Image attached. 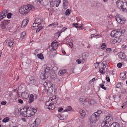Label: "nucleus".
I'll use <instances>...</instances> for the list:
<instances>
[{
  "mask_svg": "<svg viewBox=\"0 0 127 127\" xmlns=\"http://www.w3.org/2000/svg\"><path fill=\"white\" fill-rule=\"evenodd\" d=\"M116 19L118 22L121 24H123L125 22V19H122L119 17H117L116 18Z\"/></svg>",
  "mask_w": 127,
  "mask_h": 127,
  "instance_id": "ddd939ff",
  "label": "nucleus"
},
{
  "mask_svg": "<svg viewBox=\"0 0 127 127\" xmlns=\"http://www.w3.org/2000/svg\"><path fill=\"white\" fill-rule=\"evenodd\" d=\"M71 11L69 9H67L65 13V14L66 15L68 16L70 14Z\"/></svg>",
  "mask_w": 127,
  "mask_h": 127,
  "instance_id": "e433bc0d",
  "label": "nucleus"
},
{
  "mask_svg": "<svg viewBox=\"0 0 127 127\" xmlns=\"http://www.w3.org/2000/svg\"><path fill=\"white\" fill-rule=\"evenodd\" d=\"M18 102L22 104L23 103V101L20 99H18Z\"/></svg>",
  "mask_w": 127,
  "mask_h": 127,
  "instance_id": "6e6d98bb",
  "label": "nucleus"
},
{
  "mask_svg": "<svg viewBox=\"0 0 127 127\" xmlns=\"http://www.w3.org/2000/svg\"><path fill=\"white\" fill-rule=\"evenodd\" d=\"M42 22V20L40 19L39 18L35 19L34 23H33L32 26L31 27V29L32 30L35 29L36 27H37L40 25Z\"/></svg>",
  "mask_w": 127,
  "mask_h": 127,
  "instance_id": "6e6552de",
  "label": "nucleus"
},
{
  "mask_svg": "<svg viewBox=\"0 0 127 127\" xmlns=\"http://www.w3.org/2000/svg\"><path fill=\"white\" fill-rule=\"evenodd\" d=\"M95 34H92L90 37H89V38H91V39H92V38H93L94 37V35H95Z\"/></svg>",
  "mask_w": 127,
  "mask_h": 127,
  "instance_id": "052dcab7",
  "label": "nucleus"
},
{
  "mask_svg": "<svg viewBox=\"0 0 127 127\" xmlns=\"http://www.w3.org/2000/svg\"><path fill=\"white\" fill-rule=\"evenodd\" d=\"M79 101L81 103L84 104L87 102L88 99L84 97H81L80 98Z\"/></svg>",
  "mask_w": 127,
  "mask_h": 127,
  "instance_id": "2eb2a0df",
  "label": "nucleus"
},
{
  "mask_svg": "<svg viewBox=\"0 0 127 127\" xmlns=\"http://www.w3.org/2000/svg\"><path fill=\"white\" fill-rule=\"evenodd\" d=\"M49 75L47 73L42 72L40 74V78L42 80H45L47 79Z\"/></svg>",
  "mask_w": 127,
  "mask_h": 127,
  "instance_id": "4468645a",
  "label": "nucleus"
},
{
  "mask_svg": "<svg viewBox=\"0 0 127 127\" xmlns=\"http://www.w3.org/2000/svg\"><path fill=\"white\" fill-rule=\"evenodd\" d=\"M37 111L36 109L30 107H25L21 109L20 112L21 114L24 117H29L33 116Z\"/></svg>",
  "mask_w": 127,
  "mask_h": 127,
  "instance_id": "f257e3e1",
  "label": "nucleus"
},
{
  "mask_svg": "<svg viewBox=\"0 0 127 127\" xmlns=\"http://www.w3.org/2000/svg\"><path fill=\"white\" fill-rule=\"evenodd\" d=\"M12 15V13H7V17L8 19H10L11 18V16Z\"/></svg>",
  "mask_w": 127,
  "mask_h": 127,
  "instance_id": "c03bdc74",
  "label": "nucleus"
},
{
  "mask_svg": "<svg viewBox=\"0 0 127 127\" xmlns=\"http://www.w3.org/2000/svg\"><path fill=\"white\" fill-rule=\"evenodd\" d=\"M84 26L83 24H80L79 26H76V28L79 29L80 30H83L84 28Z\"/></svg>",
  "mask_w": 127,
  "mask_h": 127,
  "instance_id": "f704fd0d",
  "label": "nucleus"
},
{
  "mask_svg": "<svg viewBox=\"0 0 127 127\" xmlns=\"http://www.w3.org/2000/svg\"><path fill=\"white\" fill-rule=\"evenodd\" d=\"M112 50L110 48H107L106 50V51L107 53H109Z\"/></svg>",
  "mask_w": 127,
  "mask_h": 127,
  "instance_id": "3c124183",
  "label": "nucleus"
},
{
  "mask_svg": "<svg viewBox=\"0 0 127 127\" xmlns=\"http://www.w3.org/2000/svg\"><path fill=\"white\" fill-rule=\"evenodd\" d=\"M63 108L60 107L59 108V109L58 110V111L59 112H61L63 110Z\"/></svg>",
  "mask_w": 127,
  "mask_h": 127,
  "instance_id": "680f3d73",
  "label": "nucleus"
},
{
  "mask_svg": "<svg viewBox=\"0 0 127 127\" xmlns=\"http://www.w3.org/2000/svg\"><path fill=\"white\" fill-rule=\"evenodd\" d=\"M100 87L102 89H104L105 90H106V88L104 87V86L103 84H101L99 85Z\"/></svg>",
  "mask_w": 127,
  "mask_h": 127,
  "instance_id": "37998d69",
  "label": "nucleus"
},
{
  "mask_svg": "<svg viewBox=\"0 0 127 127\" xmlns=\"http://www.w3.org/2000/svg\"><path fill=\"white\" fill-rule=\"evenodd\" d=\"M120 57L122 59H124L126 57V55L125 53L122 52L120 53Z\"/></svg>",
  "mask_w": 127,
  "mask_h": 127,
  "instance_id": "7c9ffc66",
  "label": "nucleus"
},
{
  "mask_svg": "<svg viewBox=\"0 0 127 127\" xmlns=\"http://www.w3.org/2000/svg\"><path fill=\"white\" fill-rule=\"evenodd\" d=\"M37 57L41 60H43L44 58L42 53H40L37 55Z\"/></svg>",
  "mask_w": 127,
  "mask_h": 127,
  "instance_id": "473e14b6",
  "label": "nucleus"
},
{
  "mask_svg": "<svg viewBox=\"0 0 127 127\" xmlns=\"http://www.w3.org/2000/svg\"><path fill=\"white\" fill-rule=\"evenodd\" d=\"M123 106H124L126 107H127V101L126 102L124 103Z\"/></svg>",
  "mask_w": 127,
  "mask_h": 127,
  "instance_id": "774afa93",
  "label": "nucleus"
},
{
  "mask_svg": "<svg viewBox=\"0 0 127 127\" xmlns=\"http://www.w3.org/2000/svg\"><path fill=\"white\" fill-rule=\"evenodd\" d=\"M6 102L5 101H2L1 103V104L3 105H5L6 104Z\"/></svg>",
  "mask_w": 127,
  "mask_h": 127,
  "instance_id": "13d9d810",
  "label": "nucleus"
},
{
  "mask_svg": "<svg viewBox=\"0 0 127 127\" xmlns=\"http://www.w3.org/2000/svg\"><path fill=\"white\" fill-rule=\"evenodd\" d=\"M4 18L0 14V21L2 20Z\"/></svg>",
  "mask_w": 127,
  "mask_h": 127,
  "instance_id": "69168bd1",
  "label": "nucleus"
},
{
  "mask_svg": "<svg viewBox=\"0 0 127 127\" xmlns=\"http://www.w3.org/2000/svg\"><path fill=\"white\" fill-rule=\"evenodd\" d=\"M106 80H107V81L108 82H110V79L109 77L108 76H106Z\"/></svg>",
  "mask_w": 127,
  "mask_h": 127,
  "instance_id": "4d7b16f0",
  "label": "nucleus"
},
{
  "mask_svg": "<svg viewBox=\"0 0 127 127\" xmlns=\"http://www.w3.org/2000/svg\"><path fill=\"white\" fill-rule=\"evenodd\" d=\"M106 45L105 43H103L102 44L101 46V48L103 49H105L106 48Z\"/></svg>",
  "mask_w": 127,
  "mask_h": 127,
  "instance_id": "58836bf2",
  "label": "nucleus"
},
{
  "mask_svg": "<svg viewBox=\"0 0 127 127\" xmlns=\"http://www.w3.org/2000/svg\"><path fill=\"white\" fill-rule=\"evenodd\" d=\"M107 65V61H104L101 65V67L99 69V71L102 74H104L105 72V69Z\"/></svg>",
  "mask_w": 127,
  "mask_h": 127,
  "instance_id": "1a4fd4ad",
  "label": "nucleus"
},
{
  "mask_svg": "<svg viewBox=\"0 0 127 127\" xmlns=\"http://www.w3.org/2000/svg\"><path fill=\"white\" fill-rule=\"evenodd\" d=\"M58 43L55 41H53L50 46V49L51 51H53L54 50H56L58 46Z\"/></svg>",
  "mask_w": 127,
  "mask_h": 127,
  "instance_id": "9d476101",
  "label": "nucleus"
},
{
  "mask_svg": "<svg viewBox=\"0 0 127 127\" xmlns=\"http://www.w3.org/2000/svg\"><path fill=\"white\" fill-rule=\"evenodd\" d=\"M125 32L124 30L120 31H113L111 32V35L112 37H113L115 38L119 37L122 34L124 33Z\"/></svg>",
  "mask_w": 127,
  "mask_h": 127,
  "instance_id": "39448f33",
  "label": "nucleus"
},
{
  "mask_svg": "<svg viewBox=\"0 0 127 127\" xmlns=\"http://www.w3.org/2000/svg\"><path fill=\"white\" fill-rule=\"evenodd\" d=\"M28 5L29 9V12L30 10H33L35 8L32 5L29 4Z\"/></svg>",
  "mask_w": 127,
  "mask_h": 127,
  "instance_id": "393cba45",
  "label": "nucleus"
},
{
  "mask_svg": "<svg viewBox=\"0 0 127 127\" xmlns=\"http://www.w3.org/2000/svg\"><path fill=\"white\" fill-rule=\"evenodd\" d=\"M73 24L74 26L75 27V28L76 26H80V25H79L78 24V23H76L75 24Z\"/></svg>",
  "mask_w": 127,
  "mask_h": 127,
  "instance_id": "e2e57ef3",
  "label": "nucleus"
},
{
  "mask_svg": "<svg viewBox=\"0 0 127 127\" xmlns=\"http://www.w3.org/2000/svg\"><path fill=\"white\" fill-rule=\"evenodd\" d=\"M66 72V71L65 69H62L59 71V75L60 76H61L62 75L64 74Z\"/></svg>",
  "mask_w": 127,
  "mask_h": 127,
  "instance_id": "bb28decb",
  "label": "nucleus"
},
{
  "mask_svg": "<svg viewBox=\"0 0 127 127\" xmlns=\"http://www.w3.org/2000/svg\"><path fill=\"white\" fill-rule=\"evenodd\" d=\"M110 127H120L118 123L117 122L113 123L111 125Z\"/></svg>",
  "mask_w": 127,
  "mask_h": 127,
  "instance_id": "a878e982",
  "label": "nucleus"
},
{
  "mask_svg": "<svg viewBox=\"0 0 127 127\" xmlns=\"http://www.w3.org/2000/svg\"><path fill=\"white\" fill-rule=\"evenodd\" d=\"M24 122H25L26 121V119L25 118H23L21 119Z\"/></svg>",
  "mask_w": 127,
  "mask_h": 127,
  "instance_id": "338daca9",
  "label": "nucleus"
},
{
  "mask_svg": "<svg viewBox=\"0 0 127 127\" xmlns=\"http://www.w3.org/2000/svg\"><path fill=\"white\" fill-rule=\"evenodd\" d=\"M21 96L24 99L27 98L29 96V95L26 92H23L21 93Z\"/></svg>",
  "mask_w": 127,
  "mask_h": 127,
  "instance_id": "a211bd4d",
  "label": "nucleus"
},
{
  "mask_svg": "<svg viewBox=\"0 0 127 127\" xmlns=\"http://www.w3.org/2000/svg\"><path fill=\"white\" fill-rule=\"evenodd\" d=\"M79 112L81 117H83L85 114V113L84 111H83L82 110H80L79 111Z\"/></svg>",
  "mask_w": 127,
  "mask_h": 127,
  "instance_id": "cd10ccee",
  "label": "nucleus"
},
{
  "mask_svg": "<svg viewBox=\"0 0 127 127\" xmlns=\"http://www.w3.org/2000/svg\"><path fill=\"white\" fill-rule=\"evenodd\" d=\"M34 100V98L33 95L32 94L31 95L29 98V102L31 103Z\"/></svg>",
  "mask_w": 127,
  "mask_h": 127,
  "instance_id": "4be33fe9",
  "label": "nucleus"
},
{
  "mask_svg": "<svg viewBox=\"0 0 127 127\" xmlns=\"http://www.w3.org/2000/svg\"><path fill=\"white\" fill-rule=\"evenodd\" d=\"M104 121L105 122L108 124H109V122L112 121L113 120L112 115L111 114H109L106 117Z\"/></svg>",
  "mask_w": 127,
  "mask_h": 127,
  "instance_id": "9b49d317",
  "label": "nucleus"
},
{
  "mask_svg": "<svg viewBox=\"0 0 127 127\" xmlns=\"http://www.w3.org/2000/svg\"><path fill=\"white\" fill-rule=\"evenodd\" d=\"M126 73L124 72H122L120 74V77L123 80L126 79Z\"/></svg>",
  "mask_w": 127,
  "mask_h": 127,
  "instance_id": "412c9836",
  "label": "nucleus"
},
{
  "mask_svg": "<svg viewBox=\"0 0 127 127\" xmlns=\"http://www.w3.org/2000/svg\"><path fill=\"white\" fill-rule=\"evenodd\" d=\"M122 64L121 63H118L117 64V66L119 68H121L122 66Z\"/></svg>",
  "mask_w": 127,
  "mask_h": 127,
  "instance_id": "5fc2aeb1",
  "label": "nucleus"
},
{
  "mask_svg": "<svg viewBox=\"0 0 127 127\" xmlns=\"http://www.w3.org/2000/svg\"><path fill=\"white\" fill-rule=\"evenodd\" d=\"M117 5L121 10L127 12V4L123 1L118 0L116 2Z\"/></svg>",
  "mask_w": 127,
  "mask_h": 127,
  "instance_id": "7ed1b4c3",
  "label": "nucleus"
},
{
  "mask_svg": "<svg viewBox=\"0 0 127 127\" xmlns=\"http://www.w3.org/2000/svg\"><path fill=\"white\" fill-rule=\"evenodd\" d=\"M72 109L71 107L70 106L67 107L64 110V112H67L69 111Z\"/></svg>",
  "mask_w": 127,
  "mask_h": 127,
  "instance_id": "c9c22d12",
  "label": "nucleus"
},
{
  "mask_svg": "<svg viewBox=\"0 0 127 127\" xmlns=\"http://www.w3.org/2000/svg\"><path fill=\"white\" fill-rule=\"evenodd\" d=\"M95 102L93 100L91 99L88 101V103L91 105H93L95 104Z\"/></svg>",
  "mask_w": 127,
  "mask_h": 127,
  "instance_id": "2f4dec72",
  "label": "nucleus"
},
{
  "mask_svg": "<svg viewBox=\"0 0 127 127\" xmlns=\"http://www.w3.org/2000/svg\"><path fill=\"white\" fill-rule=\"evenodd\" d=\"M7 13V11L6 9H4L3 10L2 12L0 13V14L4 18L6 16Z\"/></svg>",
  "mask_w": 127,
  "mask_h": 127,
  "instance_id": "aec40b11",
  "label": "nucleus"
},
{
  "mask_svg": "<svg viewBox=\"0 0 127 127\" xmlns=\"http://www.w3.org/2000/svg\"><path fill=\"white\" fill-rule=\"evenodd\" d=\"M10 41L9 39V38L7 39L6 40H5L4 42V44H6L7 43H8Z\"/></svg>",
  "mask_w": 127,
  "mask_h": 127,
  "instance_id": "864d4df0",
  "label": "nucleus"
},
{
  "mask_svg": "<svg viewBox=\"0 0 127 127\" xmlns=\"http://www.w3.org/2000/svg\"><path fill=\"white\" fill-rule=\"evenodd\" d=\"M102 113V111L100 110H98L97 111V112H96L94 113V114H96V115H97L98 116V117H99L100 116V114H101Z\"/></svg>",
  "mask_w": 127,
  "mask_h": 127,
  "instance_id": "ea45409f",
  "label": "nucleus"
},
{
  "mask_svg": "<svg viewBox=\"0 0 127 127\" xmlns=\"http://www.w3.org/2000/svg\"><path fill=\"white\" fill-rule=\"evenodd\" d=\"M57 97L56 96H53L51 97L48 101L45 102L46 105L49 110H53L56 107L55 103L57 102Z\"/></svg>",
  "mask_w": 127,
  "mask_h": 127,
  "instance_id": "f03ea898",
  "label": "nucleus"
},
{
  "mask_svg": "<svg viewBox=\"0 0 127 127\" xmlns=\"http://www.w3.org/2000/svg\"><path fill=\"white\" fill-rule=\"evenodd\" d=\"M61 0H58V1H57V4L56 5V7H58L60 3H61Z\"/></svg>",
  "mask_w": 127,
  "mask_h": 127,
  "instance_id": "09e8293b",
  "label": "nucleus"
},
{
  "mask_svg": "<svg viewBox=\"0 0 127 127\" xmlns=\"http://www.w3.org/2000/svg\"><path fill=\"white\" fill-rule=\"evenodd\" d=\"M54 3L53 1H51L50 3V5L51 6H54Z\"/></svg>",
  "mask_w": 127,
  "mask_h": 127,
  "instance_id": "0e129e2a",
  "label": "nucleus"
},
{
  "mask_svg": "<svg viewBox=\"0 0 127 127\" xmlns=\"http://www.w3.org/2000/svg\"><path fill=\"white\" fill-rule=\"evenodd\" d=\"M1 28L2 29H5L6 28L5 25H4V24H3V23L2 22L1 24Z\"/></svg>",
  "mask_w": 127,
  "mask_h": 127,
  "instance_id": "de8ad7c7",
  "label": "nucleus"
},
{
  "mask_svg": "<svg viewBox=\"0 0 127 127\" xmlns=\"http://www.w3.org/2000/svg\"><path fill=\"white\" fill-rule=\"evenodd\" d=\"M45 87H47V92L50 94H51L53 92L54 88V86L50 81H46L43 84Z\"/></svg>",
  "mask_w": 127,
  "mask_h": 127,
  "instance_id": "20e7f679",
  "label": "nucleus"
},
{
  "mask_svg": "<svg viewBox=\"0 0 127 127\" xmlns=\"http://www.w3.org/2000/svg\"><path fill=\"white\" fill-rule=\"evenodd\" d=\"M29 21V19H28L24 20L22 21L21 27L23 28L25 27L28 24Z\"/></svg>",
  "mask_w": 127,
  "mask_h": 127,
  "instance_id": "dca6fc26",
  "label": "nucleus"
},
{
  "mask_svg": "<svg viewBox=\"0 0 127 127\" xmlns=\"http://www.w3.org/2000/svg\"><path fill=\"white\" fill-rule=\"evenodd\" d=\"M43 29V27L42 26H40L38 29L36 30V32H39L41 30Z\"/></svg>",
  "mask_w": 127,
  "mask_h": 127,
  "instance_id": "49530a36",
  "label": "nucleus"
},
{
  "mask_svg": "<svg viewBox=\"0 0 127 127\" xmlns=\"http://www.w3.org/2000/svg\"><path fill=\"white\" fill-rule=\"evenodd\" d=\"M40 120L39 119L36 118L34 121V123L31 124L30 127H36L40 124Z\"/></svg>",
  "mask_w": 127,
  "mask_h": 127,
  "instance_id": "f8f14e48",
  "label": "nucleus"
},
{
  "mask_svg": "<svg viewBox=\"0 0 127 127\" xmlns=\"http://www.w3.org/2000/svg\"><path fill=\"white\" fill-rule=\"evenodd\" d=\"M10 20H4L2 22L3 24L6 25L10 23Z\"/></svg>",
  "mask_w": 127,
  "mask_h": 127,
  "instance_id": "c756f323",
  "label": "nucleus"
},
{
  "mask_svg": "<svg viewBox=\"0 0 127 127\" xmlns=\"http://www.w3.org/2000/svg\"><path fill=\"white\" fill-rule=\"evenodd\" d=\"M49 70V67L47 66L45 68L44 70L42 72H44V73H47L49 75V73L48 72Z\"/></svg>",
  "mask_w": 127,
  "mask_h": 127,
  "instance_id": "c85d7f7f",
  "label": "nucleus"
},
{
  "mask_svg": "<svg viewBox=\"0 0 127 127\" xmlns=\"http://www.w3.org/2000/svg\"><path fill=\"white\" fill-rule=\"evenodd\" d=\"M9 118L8 117H6L3 119L2 121L4 123H6L9 121Z\"/></svg>",
  "mask_w": 127,
  "mask_h": 127,
  "instance_id": "4c0bfd02",
  "label": "nucleus"
},
{
  "mask_svg": "<svg viewBox=\"0 0 127 127\" xmlns=\"http://www.w3.org/2000/svg\"><path fill=\"white\" fill-rule=\"evenodd\" d=\"M28 9V5H25L20 8L19 12L22 15H24L29 13Z\"/></svg>",
  "mask_w": 127,
  "mask_h": 127,
  "instance_id": "423d86ee",
  "label": "nucleus"
},
{
  "mask_svg": "<svg viewBox=\"0 0 127 127\" xmlns=\"http://www.w3.org/2000/svg\"><path fill=\"white\" fill-rule=\"evenodd\" d=\"M98 118L99 117H98L97 115L94 113L90 117V123L93 124L95 123L97 121Z\"/></svg>",
  "mask_w": 127,
  "mask_h": 127,
  "instance_id": "0eeeda50",
  "label": "nucleus"
},
{
  "mask_svg": "<svg viewBox=\"0 0 127 127\" xmlns=\"http://www.w3.org/2000/svg\"><path fill=\"white\" fill-rule=\"evenodd\" d=\"M63 6L65 8H66L67 6L68 5V3L67 1L66 0H64L63 1Z\"/></svg>",
  "mask_w": 127,
  "mask_h": 127,
  "instance_id": "b1692460",
  "label": "nucleus"
},
{
  "mask_svg": "<svg viewBox=\"0 0 127 127\" xmlns=\"http://www.w3.org/2000/svg\"><path fill=\"white\" fill-rule=\"evenodd\" d=\"M58 69V68L56 66L52 68L53 70L55 72Z\"/></svg>",
  "mask_w": 127,
  "mask_h": 127,
  "instance_id": "8fccbe9b",
  "label": "nucleus"
},
{
  "mask_svg": "<svg viewBox=\"0 0 127 127\" xmlns=\"http://www.w3.org/2000/svg\"><path fill=\"white\" fill-rule=\"evenodd\" d=\"M94 65L95 66V68H96L98 66V64L97 63H95L94 64Z\"/></svg>",
  "mask_w": 127,
  "mask_h": 127,
  "instance_id": "bf43d9fd",
  "label": "nucleus"
},
{
  "mask_svg": "<svg viewBox=\"0 0 127 127\" xmlns=\"http://www.w3.org/2000/svg\"><path fill=\"white\" fill-rule=\"evenodd\" d=\"M29 83L30 84L33 85H34L36 81L32 77H31L29 78Z\"/></svg>",
  "mask_w": 127,
  "mask_h": 127,
  "instance_id": "6ab92c4d",
  "label": "nucleus"
},
{
  "mask_svg": "<svg viewBox=\"0 0 127 127\" xmlns=\"http://www.w3.org/2000/svg\"><path fill=\"white\" fill-rule=\"evenodd\" d=\"M109 125V124L106 123L105 121H103L101 124V127H108Z\"/></svg>",
  "mask_w": 127,
  "mask_h": 127,
  "instance_id": "5701e85b",
  "label": "nucleus"
},
{
  "mask_svg": "<svg viewBox=\"0 0 127 127\" xmlns=\"http://www.w3.org/2000/svg\"><path fill=\"white\" fill-rule=\"evenodd\" d=\"M26 37V33L25 32H24L21 34L20 38L22 41H24Z\"/></svg>",
  "mask_w": 127,
  "mask_h": 127,
  "instance_id": "f3484780",
  "label": "nucleus"
},
{
  "mask_svg": "<svg viewBox=\"0 0 127 127\" xmlns=\"http://www.w3.org/2000/svg\"><path fill=\"white\" fill-rule=\"evenodd\" d=\"M118 38H116V39L114 40L113 42L114 43H120L121 42V39L120 38L118 37Z\"/></svg>",
  "mask_w": 127,
  "mask_h": 127,
  "instance_id": "72a5a7b5",
  "label": "nucleus"
},
{
  "mask_svg": "<svg viewBox=\"0 0 127 127\" xmlns=\"http://www.w3.org/2000/svg\"><path fill=\"white\" fill-rule=\"evenodd\" d=\"M53 28L56 27V26L58 25V24L57 22H55L54 23L51 24Z\"/></svg>",
  "mask_w": 127,
  "mask_h": 127,
  "instance_id": "a19ab883",
  "label": "nucleus"
},
{
  "mask_svg": "<svg viewBox=\"0 0 127 127\" xmlns=\"http://www.w3.org/2000/svg\"><path fill=\"white\" fill-rule=\"evenodd\" d=\"M8 45L10 47H13V45L14 44V42L12 41H9L8 43Z\"/></svg>",
  "mask_w": 127,
  "mask_h": 127,
  "instance_id": "a18cd8bd",
  "label": "nucleus"
},
{
  "mask_svg": "<svg viewBox=\"0 0 127 127\" xmlns=\"http://www.w3.org/2000/svg\"><path fill=\"white\" fill-rule=\"evenodd\" d=\"M50 77L51 78L54 79L56 77V75L55 73H53L52 75H51Z\"/></svg>",
  "mask_w": 127,
  "mask_h": 127,
  "instance_id": "79ce46f5",
  "label": "nucleus"
},
{
  "mask_svg": "<svg viewBox=\"0 0 127 127\" xmlns=\"http://www.w3.org/2000/svg\"><path fill=\"white\" fill-rule=\"evenodd\" d=\"M76 61L78 63V64H79L81 63L82 60H81L77 59L76 60Z\"/></svg>",
  "mask_w": 127,
  "mask_h": 127,
  "instance_id": "603ef678",
  "label": "nucleus"
}]
</instances>
